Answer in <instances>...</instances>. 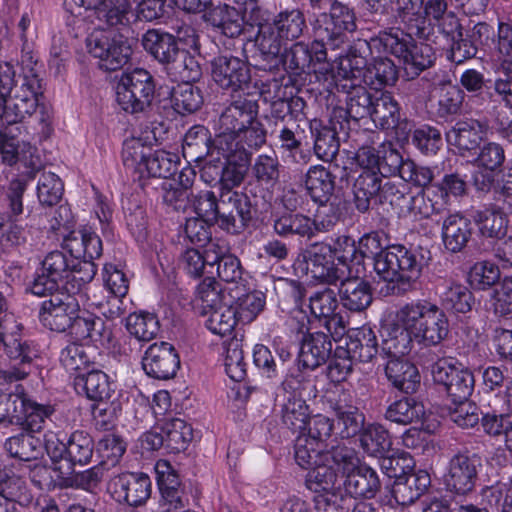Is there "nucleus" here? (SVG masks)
Wrapping results in <instances>:
<instances>
[{
  "mask_svg": "<svg viewBox=\"0 0 512 512\" xmlns=\"http://www.w3.org/2000/svg\"><path fill=\"white\" fill-rule=\"evenodd\" d=\"M74 387L78 394H84L89 400L97 402L111 399L115 391L109 377L102 370L92 366L84 373L76 374Z\"/></svg>",
  "mask_w": 512,
  "mask_h": 512,
  "instance_id": "obj_32",
  "label": "nucleus"
},
{
  "mask_svg": "<svg viewBox=\"0 0 512 512\" xmlns=\"http://www.w3.org/2000/svg\"><path fill=\"white\" fill-rule=\"evenodd\" d=\"M165 448L173 453H179L187 448L192 439V428L184 420L174 418L163 425Z\"/></svg>",
  "mask_w": 512,
  "mask_h": 512,
  "instance_id": "obj_61",
  "label": "nucleus"
},
{
  "mask_svg": "<svg viewBox=\"0 0 512 512\" xmlns=\"http://www.w3.org/2000/svg\"><path fill=\"white\" fill-rule=\"evenodd\" d=\"M396 18L402 28L401 32L410 36H416L421 40H429L434 32V27L429 19L423 15L422 0H395Z\"/></svg>",
  "mask_w": 512,
  "mask_h": 512,
  "instance_id": "obj_26",
  "label": "nucleus"
},
{
  "mask_svg": "<svg viewBox=\"0 0 512 512\" xmlns=\"http://www.w3.org/2000/svg\"><path fill=\"white\" fill-rule=\"evenodd\" d=\"M423 266L424 257L420 252L401 244L386 246L374 263V271L385 282L380 293L384 296L405 294L420 277Z\"/></svg>",
  "mask_w": 512,
  "mask_h": 512,
  "instance_id": "obj_1",
  "label": "nucleus"
},
{
  "mask_svg": "<svg viewBox=\"0 0 512 512\" xmlns=\"http://www.w3.org/2000/svg\"><path fill=\"white\" fill-rule=\"evenodd\" d=\"M431 478L425 470H409L392 485V496L399 505L414 503L430 487Z\"/></svg>",
  "mask_w": 512,
  "mask_h": 512,
  "instance_id": "obj_30",
  "label": "nucleus"
},
{
  "mask_svg": "<svg viewBox=\"0 0 512 512\" xmlns=\"http://www.w3.org/2000/svg\"><path fill=\"white\" fill-rule=\"evenodd\" d=\"M151 489V480L143 473H122L112 477L108 483V490L117 502H125L134 507L146 503Z\"/></svg>",
  "mask_w": 512,
  "mask_h": 512,
  "instance_id": "obj_22",
  "label": "nucleus"
},
{
  "mask_svg": "<svg viewBox=\"0 0 512 512\" xmlns=\"http://www.w3.org/2000/svg\"><path fill=\"white\" fill-rule=\"evenodd\" d=\"M42 274L38 275L31 284L30 291L36 296H46L56 292L59 282L67 279L74 267L73 258H68L63 251L49 252L41 262Z\"/></svg>",
  "mask_w": 512,
  "mask_h": 512,
  "instance_id": "obj_20",
  "label": "nucleus"
},
{
  "mask_svg": "<svg viewBox=\"0 0 512 512\" xmlns=\"http://www.w3.org/2000/svg\"><path fill=\"white\" fill-rule=\"evenodd\" d=\"M219 253H222L219 250V244L209 241L203 251L194 248L187 249L181 256V264L191 277L199 278L204 274L213 275Z\"/></svg>",
  "mask_w": 512,
  "mask_h": 512,
  "instance_id": "obj_36",
  "label": "nucleus"
},
{
  "mask_svg": "<svg viewBox=\"0 0 512 512\" xmlns=\"http://www.w3.org/2000/svg\"><path fill=\"white\" fill-rule=\"evenodd\" d=\"M141 44L144 50L162 64L164 68L181 50L174 35L155 28L148 29L142 35Z\"/></svg>",
  "mask_w": 512,
  "mask_h": 512,
  "instance_id": "obj_35",
  "label": "nucleus"
},
{
  "mask_svg": "<svg viewBox=\"0 0 512 512\" xmlns=\"http://www.w3.org/2000/svg\"><path fill=\"white\" fill-rule=\"evenodd\" d=\"M398 78V67L390 58L376 57L369 64L364 85L380 92L387 86H394Z\"/></svg>",
  "mask_w": 512,
  "mask_h": 512,
  "instance_id": "obj_49",
  "label": "nucleus"
},
{
  "mask_svg": "<svg viewBox=\"0 0 512 512\" xmlns=\"http://www.w3.org/2000/svg\"><path fill=\"white\" fill-rule=\"evenodd\" d=\"M401 108L389 91L375 92V99L370 113V119L383 130H389L398 121Z\"/></svg>",
  "mask_w": 512,
  "mask_h": 512,
  "instance_id": "obj_50",
  "label": "nucleus"
},
{
  "mask_svg": "<svg viewBox=\"0 0 512 512\" xmlns=\"http://www.w3.org/2000/svg\"><path fill=\"white\" fill-rule=\"evenodd\" d=\"M216 154L223 157V190H232L238 187L245 179L249 171L251 162V153L242 145H230L226 140H219L215 144Z\"/></svg>",
  "mask_w": 512,
  "mask_h": 512,
  "instance_id": "obj_21",
  "label": "nucleus"
},
{
  "mask_svg": "<svg viewBox=\"0 0 512 512\" xmlns=\"http://www.w3.org/2000/svg\"><path fill=\"white\" fill-rule=\"evenodd\" d=\"M67 331L77 340L89 339L101 345L109 343L112 337V331L106 326L105 321L88 312H76Z\"/></svg>",
  "mask_w": 512,
  "mask_h": 512,
  "instance_id": "obj_31",
  "label": "nucleus"
},
{
  "mask_svg": "<svg viewBox=\"0 0 512 512\" xmlns=\"http://www.w3.org/2000/svg\"><path fill=\"white\" fill-rule=\"evenodd\" d=\"M403 306L406 315L401 314V317L411 329L416 342L436 346L446 339L449 321L438 305L428 300H416Z\"/></svg>",
  "mask_w": 512,
  "mask_h": 512,
  "instance_id": "obj_5",
  "label": "nucleus"
},
{
  "mask_svg": "<svg viewBox=\"0 0 512 512\" xmlns=\"http://www.w3.org/2000/svg\"><path fill=\"white\" fill-rule=\"evenodd\" d=\"M155 471L157 474V483L162 498L172 508H183V490L177 472L166 460H159L156 463Z\"/></svg>",
  "mask_w": 512,
  "mask_h": 512,
  "instance_id": "obj_47",
  "label": "nucleus"
},
{
  "mask_svg": "<svg viewBox=\"0 0 512 512\" xmlns=\"http://www.w3.org/2000/svg\"><path fill=\"white\" fill-rule=\"evenodd\" d=\"M282 202L284 207L290 211L274 216L273 231L280 237L298 236L311 239L317 232H327L336 224V218L317 221L305 214L293 212L296 205L292 203V199L288 195L283 196Z\"/></svg>",
  "mask_w": 512,
  "mask_h": 512,
  "instance_id": "obj_13",
  "label": "nucleus"
},
{
  "mask_svg": "<svg viewBox=\"0 0 512 512\" xmlns=\"http://www.w3.org/2000/svg\"><path fill=\"white\" fill-rule=\"evenodd\" d=\"M414 37L401 32L400 27H390L380 31L373 43L381 46L384 52L401 59L406 70L411 69L412 74L417 76L433 65L435 53L431 45L416 43Z\"/></svg>",
  "mask_w": 512,
  "mask_h": 512,
  "instance_id": "obj_6",
  "label": "nucleus"
},
{
  "mask_svg": "<svg viewBox=\"0 0 512 512\" xmlns=\"http://www.w3.org/2000/svg\"><path fill=\"white\" fill-rule=\"evenodd\" d=\"M165 71L173 81L197 82L202 77V68L198 59L188 50L181 49Z\"/></svg>",
  "mask_w": 512,
  "mask_h": 512,
  "instance_id": "obj_51",
  "label": "nucleus"
},
{
  "mask_svg": "<svg viewBox=\"0 0 512 512\" xmlns=\"http://www.w3.org/2000/svg\"><path fill=\"white\" fill-rule=\"evenodd\" d=\"M385 375L393 388L405 394L415 393L421 384L418 368L401 359H391L385 366Z\"/></svg>",
  "mask_w": 512,
  "mask_h": 512,
  "instance_id": "obj_43",
  "label": "nucleus"
},
{
  "mask_svg": "<svg viewBox=\"0 0 512 512\" xmlns=\"http://www.w3.org/2000/svg\"><path fill=\"white\" fill-rule=\"evenodd\" d=\"M332 354V341L324 332L307 333L301 340L297 357L299 367L315 370L325 364Z\"/></svg>",
  "mask_w": 512,
  "mask_h": 512,
  "instance_id": "obj_28",
  "label": "nucleus"
},
{
  "mask_svg": "<svg viewBox=\"0 0 512 512\" xmlns=\"http://www.w3.org/2000/svg\"><path fill=\"white\" fill-rule=\"evenodd\" d=\"M43 97L41 79L35 73L18 76V84L0 105V121L12 125L24 121L37 111Z\"/></svg>",
  "mask_w": 512,
  "mask_h": 512,
  "instance_id": "obj_8",
  "label": "nucleus"
},
{
  "mask_svg": "<svg viewBox=\"0 0 512 512\" xmlns=\"http://www.w3.org/2000/svg\"><path fill=\"white\" fill-rule=\"evenodd\" d=\"M45 448L54 464L65 460L69 468L90 463L94 453V440L84 430H75L70 435H57L56 439H47Z\"/></svg>",
  "mask_w": 512,
  "mask_h": 512,
  "instance_id": "obj_11",
  "label": "nucleus"
},
{
  "mask_svg": "<svg viewBox=\"0 0 512 512\" xmlns=\"http://www.w3.org/2000/svg\"><path fill=\"white\" fill-rule=\"evenodd\" d=\"M337 307L336 293L330 288L316 291L309 297L311 314L322 323L334 339L345 332L343 317L336 313Z\"/></svg>",
  "mask_w": 512,
  "mask_h": 512,
  "instance_id": "obj_24",
  "label": "nucleus"
},
{
  "mask_svg": "<svg viewBox=\"0 0 512 512\" xmlns=\"http://www.w3.org/2000/svg\"><path fill=\"white\" fill-rule=\"evenodd\" d=\"M431 374L434 382L443 386L452 403L468 400L473 392V373L453 359H438L431 366Z\"/></svg>",
  "mask_w": 512,
  "mask_h": 512,
  "instance_id": "obj_14",
  "label": "nucleus"
},
{
  "mask_svg": "<svg viewBox=\"0 0 512 512\" xmlns=\"http://www.w3.org/2000/svg\"><path fill=\"white\" fill-rule=\"evenodd\" d=\"M325 448V444H320V442L301 434L296 438L294 444L295 461L300 467L309 469L324 461Z\"/></svg>",
  "mask_w": 512,
  "mask_h": 512,
  "instance_id": "obj_62",
  "label": "nucleus"
},
{
  "mask_svg": "<svg viewBox=\"0 0 512 512\" xmlns=\"http://www.w3.org/2000/svg\"><path fill=\"white\" fill-rule=\"evenodd\" d=\"M486 125L476 119L457 121L446 133V141L455 147L461 156H466L480 148Z\"/></svg>",
  "mask_w": 512,
  "mask_h": 512,
  "instance_id": "obj_27",
  "label": "nucleus"
},
{
  "mask_svg": "<svg viewBox=\"0 0 512 512\" xmlns=\"http://www.w3.org/2000/svg\"><path fill=\"white\" fill-rule=\"evenodd\" d=\"M308 31L306 17L298 7L286 8L262 25L256 36V45L261 57H277L283 46L299 39Z\"/></svg>",
  "mask_w": 512,
  "mask_h": 512,
  "instance_id": "obj_3",
  "label": "nucleus"
},
{
  "mask_svg": "<svg viewBox=\"0 0 512 512\" xmlns=\"http://www.w3.org/2000/svg\"><path fill=\"white\" fill-rule=\"evenodd\" d=\"M382 177L374 170H363L353 184V205L360 213L370 210L371 201L379 198Z\"/></svg>",
  "mask_w": 512,
  "mask_h": 512,
  "instance_id": "obj_46",
  "label": "nucleus"
},
{
  "mask_svg": "<svg viewBox=\"0 0 512 512\" xmlns=\"http://www.w3.org/2000/svg\"><path fill=\"white\" fill-rule=\"evenodd\" d=\"M258 116V105L256 101L239 98L228 105L221 113L218 120V134L215 138V144L218 141L226 140L230 144H238L237 133L241 132L246 125Z\"/></svg>",
  "mask_w": 512,
  "mask_h": 512,
  "instance_id": "obj_18",
  "label": "nucleus"
},
{
  "mask_svg": "<svg viewBox=\"0 0 512 512\" xmlns=\"http://www.w3.org/2000/svg\"><path fill=\"white\" fill-rule=\"evenodd\" d=\"M363 83L337 84V90L342 89L346 93V108L335 107L332 110L335 122L338 123V128L344 133L345 138H352V141L358 142L361 133L359 131V121L366 119L370 116L375 93H370ZM362 134H367L370 144L376 143L379 139V134L374 131H363Z\"/></svg>",
  "mask_w": 512,
  "mask_h": 512,
  "instance_id": "obj_4",
  "label": "nucleus"
},
{
  "mask_svg": "<svg viewBox=\"0 0 512 512\" xmlns=\"http://www.w3.org/2000/svg\"><path fill=\"white\" fill-rule=\"evenodd\" d=\"M89 54L105 71H117L128 63L132 48L127 39L105 30H94L86 39Z\"/></svg>",
  "mask_w": 512,
  "mask_h": 512,
  "instance_id": "obj_10",
  "label": "nucleus"
},
{
  "mask_svg": "<svg viewBox=\"0 0 512 512\" xmlns=\"http://www.w3.org/2000/svg\"><path fill=\"white\" fill-rule=\"evenodd\" d=\"M194 82H182L170 90L171 103L174 109L181 114L193 113L203 105V95Z\"/></svg>",
  "mask_w": 512,
  "mask_h": 512,
  "instance_id": "obj_56",
  "label": "nucleus"
},
{
  "mask_svg": "<svg viewBox=\"0 0 512 512\" xmlns=\"http://www.w3.org/2000/svg\"><path fill=\"white\" fill-rule=\"evenodd\" d=\"M359 444L367 455L378 458L390 450L392 442L389 431L383 425L369 423L359 434Z\"/></svg>",
  "mask_w": 512,
  "mask_h": 512,
  "instance_id": "obj_53",
  "label": "nucleus"
},
{
  "mask_svg": "<svg viewBox=\"0 0 512 512\" xmlns=\"http://www.w3.org/2000/svg\"><path fill=\"white\" fill-rule=\"evenodd\" d=\"M345 492L354 498L372 499L380 491L381 482L377 472L365 463L344 478Z\"/></svg>",
  "mask_w": 512,
  "mask_h": 512,
  "instance_id": "obj_37",
  "label": "nucleus"
},
{
  "mask_svg": "<svg viewBox=\"0 0 512 512\" xmlns=\"http://www.w3.org/2000/svg\"><path fill=\"white\" fill-rule=\"evenodd\" d=\"M425 414L422 403L417 402L414 398L403 397L390 403L385 411V419L399 424L409 425L415 421H419Z\"/></svg>",
  "mask_w": 512,
  "mask_h": 512,
  "instance_id": "obj_55",
  "label": "nucleus"
},
{
  "mask_svg": "<svg viewBox=\"0 0 512 512\" xmlns=\"http://www.w3.org/2000/svg\"><path fill=\"white\" fill-rule=\"evenodd\" d=\"M357 29L355 11L339 0H332L329 11L320 13L313 23L316 54L327 59V50H336L347 41V34Z\"/></svg>",
  "mask_w": 512,
  "mask_h": 512,
  "instance_id": "obj_2",
  "label": "nucleus"
},
{
  "mask_svg": "<svg viewBox=\"0 0 512 512\" xmlns=\"http://www.w3.org/2000/svg\"><path fill=\"white\" fill-rule=\"evenodd\" d=\"M343 349L356 362H370L378 353L376 334L368 326L352 329L346 335Z\"/></svg>",
  "mask_w": 512,
  "mask_h": 512,
  "instance_id": "obj_38",
  "label": "nucleus"
},
{
  "mask_svg": "<svg viewBox=\"0 0 512 512\" xmlns=\"http://www.w3.org/2000/svg\"><path fill=\"white\" fill-rule=\"evenodd\" d=\"M315 39L309 45L304 41L293 42L291 45L283 46L277 57H262L263 60H273L278 67L282 65L287 77H282V82L286 80L285 86L297 85L299 79H303L312 71L314 62H324L326 59H318L316 54Z\"/></svg>",
  "mask_w": 512,
  "mask_h": 512,
  "instance_id": "obj_12",
  "label": "nucleus"
},
{
  "mask_svg": "<svg viewBox=\"0 0 512 512\" xmlns=\"http://www.w3.org/2000/svg\"><path fill=\"white\" fill-rule=\"evenodd\" d=\"M474 220L483 237L501 240L506 236L508 219L500 208L490 207L477 211Z\"/></svg>",
  "mask_w": 512,
  "mask_h": 512,
  "instance_id": "obj_54",
  "label": "nucleus"
},
{
  "mask_svg": "<svg viewBox=\"0 0 512 512\" xmlns=\"http://www.w3.org/2000/svg\"><path fill=\"white\" fill-rule=\"evenodd\" d=\"M154 93L155 82L151 73L136 68L121 76L116 87V100L127 113H145L151 108Z\"/></svg>",
  "mask_w": 512,
  "mask_h": 512,
  "instance_id": "obj_9",
  "label": "nucleus"
},
{
  "mask_svg": "<svg viewBox=\"0 0 512 512\" xmlns=\"http://www.w3.org/2000/svg\"><path fill=\"white\" fill-rule=\"evenodd\" d=\"M45 297L49 298L40 305L39 321L51 331L66 332L74 319V314L80 312L78 300L67 291L59 290L47 293Z\"/></svg>",
  "mask_w": 512,
  "mask_h": 512,
  "instance_id": "obj_17",
  "label": "nucleus"
},
{
  "mask_svg": "<svg viewBox=\"0 0 512 512\" xmlns=\"http://www.w3.org/2000/svg\"><path fill=\"white\" fill-rule=\"evenodd\" d=\"M336 249L325 242H314L302 250L294 262L295 271L325 284H336L343 280L348 271L345 261L338 258Z\"/></svg>",
  "mask_w": 512,
  "mask_h": 512,
  "instance_id": "obj_7",
  "label": "nucleus"
},
{
  "mask_svg": "<svg viewBox=\"0 0 512 512\" xmlns=\"http://www.w3.org/2000/svg\"><path fill=\"white\" fill-rule=\"evenodd\" d=\"M122 405L118 399H106L94 402L91 413L94 426L97 430L109 431L115 425L121 414Z\"/></svg>",
  "mask_w": 512,
  "mask_h": 512,
  "instance_id": "obj_64",
  "label": "nucleus"
},
{
  "mask_svg": "<svg viewBox=\"0 0 512 512\" xmlns=\"http://www.w3.org/2000/svg\"><path fill=\"white\" fill-rule=\"evenodd\" d=\"M338 125L331 114L330 126H322L317 122L311 126L315 136L314 152L323 161L332 162L339 152L340 140L349 139L344 137V133L338 128Z\"/></svg>",
  "mask_w": 512,
  "mask_h": 512,
  "instance_id": "obj_40",
  "label": "nucleus"
},
{
  "mask_svg": "<svg viewBox=\"0 0 512 512\" xmlns=\"http://www.w3.org/2000/svg\"><path fill=\"white\" fill-rule=\"evenodd\" d=\"M482 466V458L475 452L465 450L455 454L450 459L444 476L447 490L460 495L473 491Z\"/></svg>",
  "mask_w": 512,
  "mask_h": 512,
  "instance_id": "obj_16",
  "label": "nucleus"
},
{
  "mask_svg": "<svg viewBox=\"0 0 512 512\" xmlns=\"http://www.w3.org/2000/svg\"><path fill=\"white\" fill-rule=\"evenodd\" d=\"M339 298L342 306L351 312L365 311L372 303V290L368 282L359 278L339 280Z\"/></svg>",
  "mask_w": 512,
  "mask_h": 512,
  "instance_id": "obj_42",
  "label": "nucleus"
},
{
  "mask_svg": "<svg viewBox=\"0 0 512 512\" xmlns=\"http://www.w3.org/2000/svg\"><path fill=\"white\" fill-rule=\"evenodd\" d=\"M338 165L330 164L328 168L322 165L311 166L305 179L307 193L315 203L326 204L333 194L335 187V175L332 168Z\"/></svg>",
  "mask_w": 512,
  "mask_h": 512,
  "instance_id": "obj_41",
  "label": "nucleus"
},
{
  "mask_svg": "<svg viewBox=\"0 0 512 512\" xmlns=\"http://www.w3.org/2000/svg\"><path fill=\"white\" fill-rule=\"evenodd\" d=\"M0 495L19 505H27L32 499L25 481L7 466H0Z\"/></svg>",
  "mask_w": 512,
  "mask_h": 512,
  "instance_id": "obj_60",
  "label": "nucleus"
},
{
  "mask_svg": "<svg viewBox=\"0 0 512 512\" xmlns=\"http://www.w3.org/2000/svg\"><path fill=\"white\" fill-rule=\"evenodd\" d=\"M406 315L404 306L395 314V319L382 329V352L391 359H400L409 354L413 347L414 334L401 317Z\"/></svg>",
  "mask_w": 512,
  "mask_h": 512,
  "instance_id": "obj_25",
  "label": "nucleus"
},
{
  "mask_svg": "<svg viewBox=\"0 0 512 512\" xmlns=\"http://www.w3.org/2000/svg\"><path fill=\"white\" fill-rule=\"evenodd\" d=\"M282 424L292 432L306 429L310 419V409L301 395H286L280 404Z\"/></svg>",
  "mask_w": 512,
  "mask_h": 512,
  "instance_id": "obj_48",
  "label": "nucleus"
},
{
  "mask_svg": "<svg viewBox=\"0 0 512 512\" xmlns=\"http://www.w3.org/2000/svg\"><path fill=\"white\" fill-rule=\"evenodd\" d=\"M38 173H41L37 185V197L41 205L54 206L62 199L64 184L62 180L53 172L42 171L40 165L33 163L32 167H27L23 175L27 179H34Z\"/></svg>",
  "mask_w": 512,
  "mask_h": 512,
  "instance_id": "obj_45",
  "label": "nucleus"
},
{
  "mask_svg": "<svg viewBox=\"0 0 512 512\" xmlns=\"http://www.w3.org/2000/svg\"><path fill=\"white\" fill-rule=\"evenodd\" d=\"M145 373L154 379L169 380L180 368V357L176 348L165 341L151 344L142 358Z\"/></svg>",
  "mask_w": 512,
  "mask_h": 512,
  "instance_id": "obj_23",
  "label": "nucleus"
},
{
  "mask_svg": "<svg viewBox=\"0 0 512 512\" xmlns=\"http://www.w3.org/2000/svg\"><path fill=\"white\" fill-rule=\"evenodd\" d=\"M204 21L230 38L238 37L244 31V17L240 11L225 3L206 11Z\"/></svg>",
  "mask_w": 512,
  "mask_h": 512,
  "instance_id": "obj_39",
  "label": "nucleus"
},
{
  "mask_svg": "<svg viewBox=\"0 0 512 512\" xmlns=\"http://www.w3.org/2000/svg\"><path fill=\"white\" fill-rule=\"evenodd\" d=\"M59 359L68 372H75L76 374L84 373L96 364L89 356L87 348L78 342H71L66 345L61 350Z\"/></svg>",
  "mask_w": 512,
  "mask_h": 512,
  "instance_id": "obj_63",
  "label": "nucleus"
},
{
  "mask_svg": "<svg viewBox=\"0 0 512 512\" xmlns=\"http://www.w3.org/2000/svg\"><path fill=\"white\" fill-rule=\"evenodd\" d=\"M217 224L222 230L238 234L244 231L253 219L250 198L245 193L223 190L218 203Z\"/></svg>",
  "mask_w": 512,
  "mask_h": 512,
  "instance_id": "obj_15",
  "label": "nucleus"
},
{
  "mask_svg": "<svg viewBox=\"0 0 512 512\" xmlns=\"http://www.w3.org/2000/svg\"><path fill=\"white\" fill-rule=\"evenodd\" d=\"M472 233L471 221L459 213L448 215L442 223V242L445 249L451 253L462 251L472 238Z\"/></svg>",
  "mask_w": 512,
  "mask_h": 512,
  "instance_id": "obj_34",
  "label": "nucleus"
},
{
  "mask_svg": "<svg viewBox=\"0 0 512 512\" xmlns=\"http://www.w3.org/2000/svg\"><path fill=\"white\" fill-rule=\"evenodd\" d=\"M251 175L255 181L267 188L274 187L280 177V162L274 151L259 154L251 164Z\"/></svg>",
  "mask_w": 512,
  "mask_h": 512,
  "instance_id": "obj_58",
  "label": "nucleus"
},
{
  "mask_svg": "<svg viewBox=\"0 0 512 512\" xmlns=\"http://www.w3.org/2000/svg\"><path fill=\"white\" fill-rule=\"evenodd\" d=\"M5 450L13 458L25 462L37 460L42 453V442L33 433L22 430L9 437L4 444Z\"/></svg>",
  "mask_w": 512,
  "mask_h": 512,
  "instance_id": "obj_52",
  "label": "nucleus"
},
{
  "mask_svg": "<svg viewBox=\"0 0 512 512\" xmlns=\"http://www.w3.org/2000/svg\"><path fill=\"white\" fill-rule=\"evenodd\" d=\"M126 329L137 340L149 342L158 335L160 323L155 314L140 311L126 318Z\"/></svg>",
  "mask_w": 512,
  "mask_h": 512,
  "instance_id": "obj_59",
  "label": "nucleus"
},
{
  "mask_svg": "<svg viewBox=\"0 0 512 512\" xmlns=\"http://www.w3.org/2000/svg\"><path fill=\"white\" fill-rule=\"evenodd\" d=\"M183 157L190 162H200L216 153L215 140L203 125L192 126L185 134L182 145Z\"/></svg>",
  "mask_w": 512,
  "mask_h": 512,
  "instance_id": "obj_44",
  "label": "nucleus"
},
{
  "mask_svg": "<svg viewBox=\"0 0 512 512\" xmlns=\"http://www.w3.org/2000/svg\"><path fill=\"white\" fill-rule=\"evenodd\" d=\"M324 461L330 464L333 470L343 478H346L362 463L357 451L344 443H338L326 450Z\"/></svg>",
  "mask_w": 512,
  "mask_h": 512,
  "instance_id": "obj_57",
  "label": "nucleus"
},
{
  "mask_svg": "<svg viewBox=\"0 0 512 512\" xmlns=\"http://www.w3.org/2000/svg\"><path fill=\"white\" fill-rule=\"evenodd\" d=\"M79 7L93 12L95 17L108 26L127 25L133 11L130 0H69Z\"/></svg>",
  "mask_w": 512,
  "mask_h": 512,
  "instance_id": "obj_29",
  "label": "nucleus"
},
{
  "mask_svg": "<svg viewBox=\"0 0 512 512\" xmlns=\"http://www.w3.org/2000/svg\"><path fill=\"white\" fill-rule=\"evenodd\" d=\"M62 247L76 260L93 261L102 255L103 247L100 237L90 229L70 232L64 237Z\"/></svg>",
  "mask_w": 512,
  "mask_h": 512,
  "instance_id": "obj_33",
  "label": "nucleus"
},
{
  "mask_svg": "<svg viewBox=\"0 0 512 512\" xmlns=\"http://www.w3.org/2000/svg\"><path fill=\"white\" fill-rule=\"evenodd\" d=\"M211 75L221 89L231 93L248 89L251 80L247 62L230 54L219 55L211 61Z\"/></svg>",
  "mask_w": 512,
  "mask_h": 512,
  "instance_id": "obj_19",
  "label": "nucleus"
}]
</instances>
